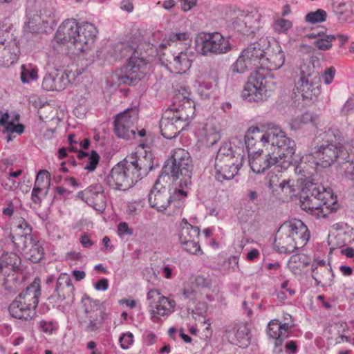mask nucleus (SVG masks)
<instances>
[{
	"label": "nucleus",
	"mask_w": 354,
	"mask_h": 354,
	"mask_svg": "<svg viewBox=\"0 0 354 354\" xmlns=\"http://www.w3.org/2000/svg\"><path fill=\"white\" fill-rule=\"evenodd\" d=\"M272 151L263 153L262 151H256L248 154L249 165L254 173L261 174L272 166L278 171L287 169L291 165H297L295 172L301 174L302 167L299 165V161L293 157L295 153V142L294 145L287 144L281 147H273ZM311 154L303 156L299 158L300 165L304 160H308Z\"/></svg>",
	"instance_id": "1"
},
{
	"label": "nucleus",
	"mask_w": 354,
	"mask_h": 354,
	"mask_svg": "<svg viewBox=\"0 0 354 354\" xmlns=\"http://www.w3.org/2000/svg\"><path fill=\"white\" fill-rule=\"evenodd\" d=\"M166 177L161 174L156 180L148 196L149 205L167 215L178 214L185 206L189 188L182 185V182L176 183L170 192L162 183Z\"/></svg>",
	"instance_id": "2"
},
{
	"label": "nucleus",
	"mask_w": 354,
	"mask_h": 354,
	"mask_svg": "<svg viewBox=\"0 0 354 354\" xmlns=\"http://www.w3.org/2000/svg\"><path fill=\"white\" fill-rule=\"evenodd\" d=\"M97 33V28L93 24H79L74 19H68L59 25L55 39L59 44H70V48H74V53L77 54L90 48Z\"/></svg>",
	"instance_id": "3"
},
{
	"label": "nucleus",
	"mask_w": 354,
	"mask_h": 354,
	"mask_svg": "<svg viewBox=\"0 0 354 354\" xmlns=\"http://www.w3.org/2000/svg\"><path fill=\"white\" fill-rule=\"evenodd\" d=\"M143 158L131 154L115 165L107 176V184L112 189L125 191L132 187L147 174V167Z\"/></svg>",
	"instance_id": "4"
},
{
	"label": "nucleus",
	"mask_w": 354,
	"mask_h": 354,
	"mask_svg": "<svg viewBox=\"0 0 354 354\" xmlns=\"http://www.w3.org/2000/svg\"><path fill=\"white\" fill-rule=\"evenodd\" d=\"M300 198L301 208L316 218L326 217L336 203L330 188L314 183L306 185Z\"/></svg>",
	"instance_id": "5"
},
{
	"label": "nucleus",
	"mask_w": 354,
	"mask_h": 354,
	"mask_svg": "<svg viewBox=\"0 0 354 354\" xmlns=\"http://www.w3.org/2000/svg\"><path fill=\"white\" fill-rule=\"evenodd\" d=\"M143 46L144 44H138L133 40L120 43L117 46L120 57L131 55L128 63L122 69L121 80L124 84H131L142 80L149 70V61L141 52Z\"/></svg>",
	"instance_id": "6"
},
{
	"label": "nucleus",
	"mask_w": 354,
	"mask_h": 354,
	"mask_svg": "<svg viewBox=\"0 0 354 354\" xmlns=\"http://www.w3.org/2000/svg\"><path fill=\"white\" fill-rule=\"evenodd\" d=\"M244 138L248 154L256 151H262L263 148L268 146L272 148L284 147L287 144L294 145V140L275 125L269 127L266 130L252 126L246 131Z\"/></svg>",
	"instance_id": "7"
},
{
	"label": "nucleus",
	"mask_w": 354,
	"mask_h": 354,
	"mask_svg": "<svg viewBox=\"0 0 354 354\" xmlns=\"http://www.w3.org/2000/svg\"><path fill=\"white\" fill-rule=\"evenodd\" d=\"M310 239L306 225L299 219L284 222L279 228L275 239V246L280 253H290L303 248Z\"/></svg>",
	"instance_id": "8"
},
{
	"label": "nucleus",
	"mask_w": 354,
	"mask_h": 354,
	"mask_svg": "<svg viewBox=\"0 0 354 354\" xmlns=\"http://www.w3.org/2000/svg\"><path fill=\"white\" fill-rule=\"evenodd\" d=\"M41 295L39 280H35L10 304V315L18 319L25 321L33 319L36 315V308Z\"/></svg>",
	"instance_id": "9"
},
{
	"label": "nucleus",
	"mask_w": 354,
	"mask_h": 354,
	"mask_svg": "<svg viewBox=\"0 0 354 354\" xmlns=\"http://www.w3.org/2000/svg\"><path fill=\"white\" fill-rule=\"evenodd\" d=\"M276 88L274 76L269 73L255 71L249 77L241 92V97L248 102L267 100Z\"/></svg>",
	"instance_id": "10"
},
{
	"label": "nucleus",
	"mask_w": 354,
	"mask_h": 354,
	"mask_svg": "<svg viewBox=\"0 0 354 354\" xmlns=\"http://www.w3.org/2000/svg\"><path fill=\"white\" fill-rule=\"evenodd\" d=\"M243 156L232 150L230 142L218 149L214 161V176L218 181L232 179L242 166Z\"/></svg>",
	"instance_id": "11"
},
{
	"label": "nucleus",
	"mask_w": 354,
	"mask_h": 354,
	"mask_svg": "<svg viewBox=\"0 0 354 354\" xmlns=\"http://www.w3.org/2000/svg\"><path fill=\"white\" fill-rule=\"evenodd\" d=\"M192 165L187 151L178 148L171 154V165L167 163L162 169V174L179 179L178 183L189 188L191 185Z\"/></svg>",
	"instance_id": "12"
},
{
	"label": "nucleus",
	"mask_w": 354,
	"mask_h": 354,
	"mask_svg": "<svg viewBox=\"0 0 354 354\" xmlns=\"http://www.w3.org/2000/svg\"><path fill=\"white\" fill-rule=\"evenodd\" d=\"M138 113V108L134 106L125 109L115 116L113 130L118 138L128 140L141 138L146 136L145 129L138 130L136 128Z\"/></svg>",
	"instance_id": "13"
},
{
	"label": "nucleus",
	"mask_w": 354,
	"mask_h": 354,
	"mask_svg": "<svg viewBox=\"0 0 354 354\" xmlns=\"http://www.w3.org/2000/svg\"><path fill=\"white\" fill-rule=\"evenodd\" d=\"M194 44L196 52L203 56L223 55L231 49L229 38L218 32L198 33Z\"/></svg>",
	"instance_id": "14"
},
{
	"label": "nucleus",
	"mask_w": 354,
	"mask_h": 354,
	"mask_svg": "<svg viewBox=\"0 0 354 354\" xmlns=\"http://www.w3.org/2000/svg\"><path fill=\"white\" fill-rule=\"evenodd\" d=\"M264 50L261 48L259 44H252L245 48L240 54L237 59L231 66L233 73H244L250 70L262 69L263 59L265 57Z\"/></svg>",
	"instance_id": "15"
},
{
	"label": "nucleus",
	"mask_w": 354,
	"mask_h": 354,
	"mask_svg": "<svg viewBox=\"0 0 354 354\" xmlns=\"http://www.w3.org/2000/svg\"><path fill=\"white\" fill-rule=\"evenodd\" d=\"M148 310L153 322H159L175 311L176 301L162 295L158 290L151 289L147 292Z\"/></svg>",
	"instance_id": "16"
},
{
	"label": "nucleus",
	"mask_w": 354,
	"mask_h": 354,
	"mask_svg": "<svg viewBox=\"0 0 354 354\" xmlns=\"http://www.w3.org/2000/svg\"><path fill=\"white\" fill-rule=\"evenodd\" d=\"M295 86L303 100H316L321 93V78L319 73L310 66L301 67Z\"/></svg>",
	"instance_id": "17"
},
{
	"label": "nucleus",
	"mask_w": 354,
	"mask_h": 354,
	"mask_svg": "<svg viewBox=\"0 0 354 354\" xmlns=\"http://www.w3.org/2000/svg\"><path fill=\"white\" fill-rule=\"evenodd\" d=\"M327 140H323L318 146L317 150L313 153L314 158L317 160L316 164L326 167L333 164L341 153V143L338 131H328L326 136Z\"/></svg>",
	"instance_id": "18"
},
{
	"label": "nucleus",
	"mask_w": 354,
	"mask_h": 354,
	"mask_svg": "<svg viewBox=\"0 0 354 354\" xmlns=\"http://www.w3.org/2000/svg\"><path fill=\"white\" fill-rule=\"evenodd\" d=\"M24 28L32 33L46 32L55 24L54 9L47 3L36 12L28 11Z\"/></svg>",
	"instance_id": "19"
},
{
	"label": "nucleus",
	"mask_w": 354,
	"mask_h": 354,
	"mask_svg": "<svg viewBox=\"0 0 354 354\" xmlns=\"http://www.w3.org/2000/svg\"><path fill=\"white\" fill-rule=\"evenodd\" d=\"M263 24V15L257 8L239 10L234 21V28L244 35L254 34Z\"/></svg>",
	"instance_id": "20"
},
{
	"label": "nucleus",
	"mask_w": 354,
	"mask_h": 354,
	"mask_svg": "<svg viewBox=\"0 0 354 354\" xmlns=\"http://www.w3.org/2000/svg\"><path fill=\"white\" fill-rule=\"evenodd\" d=\"M224 336L230 343L243 348H247L251 342L250 328L245 322L229 326Z\"/></svg>",
	"instance_id": "21"
},
{
	"label": "nucleus",
	"mask_w": 354,
	"mask_h": 354,
	"mask_svg": "<svg viewBox=\"0 0 354 354\" xmlns=\"http://www.w3.org/2000/svg\"><path fill=\"white\" fill-rule=\"evenodd\" d=\"M15 245L25 257L32 263L39 262L44 257V251L42 242L33 236H27L26 239L18 238Z\"/></svg>",
	"instance_id": "22"
},
{
	"label": "nucleus",
	"mask_w": 354,
	"mask_h": 354,
	"mask_svg": "<svg viewBox=\"0 0 354 354\" xmlns=\"http://www.w3.org/2000/svg\"><path fill=\"white\" fill-rule=\"evenodd\" d=\"M78 197L98 212H102L106 207V201L102 187L95 184L88 187L77 194Z\"/></svg>",
	"instance_id": "23"
},
{
	"label": "nucleus",
	"mask_w": 354,
	"mask_h": 354,
	"mask_svg": "<svg viewBox=\"0 0 354 354\" xmlns=\"http://www.w3.org/2000/svg\"><path fill=\"white\" fill-rule=\"evenodd\" d=\"M194 54L190 49L186 48L172 54L167 67L172 73L184 74L192 66Z\"/></svg>",
	"instance_id": "24"
},
{
	"label": "nucleus",
	"mask_w": 354,
	"mask_h": 354,
	"mask_svg": "<svg viewBox=\"0 0 354 354\" xmlns=\"http://www.w3.org/2000/svg\"><path fill=\"white\" fill-rule=\"evenodd\" d=\"M69 83L68 76L66 73L53 70L44 76L41 88L46 91H61L65 89Z\"/></svg>",
	"instance_id": "25"
},
{
	"label": "nucleus",
	"mask_w": 354,
	"mask_h": 354,
	"mask_svg": "<svg viewBox=\"0 0 354 354\" xmlns=\"http://www.w3.org/2000/svg\"><path fill=\"white\" fill-rule=\"evenodd\" d=\"M288 323H281L277 319L271 320L267 328V333L269 337L274 339V352L280 353L282 352L283 340L290 335Z\"/></svg>",
	"instance_id": "26"
},
{
	"label": "nucleus",
	"mask_w": 354,
	"mask_h": 354,
	"mask_svg": "<svg viewBox=\"0 0 354 354\" xmlns=\"http://www.w3.org/2000/svg\"><path fill=\"white\" fill-rule=\"evenodd\" d=\"M6 36L5 50L0 57V66L8 67L15 63L20 53L19 46L16 37L9 31H5Z\"/></svg>",
	"instance_id": "27"
},
{
	"label": "nucleus",
	"mask_w": 354,
	"mask_h": 354,
	"mask_svg": "<svg viewBox=\"0 0 354 354\" xmlns=\"http://www.w3.org/2000/svg\"><path fill=\"white\" fill-rule=\"evenodd\" d=\"M300 189L301 185L298 180L283 179L281 187L276 190L274 197L282 202H288L299 194Z\"/></svg>",
	"instance_id": "28"
},
{
	"label": "nucleus",
	"mask_w": 354,
	"mask_h": 354,
	"mask_svg": "<svg viewBox=\"0 0 354 354\" xmlns=\"http://www.w3.org/2000/svg\"><path fill=\"white\" fill-rule=\"evenodd\" d=\"M199 147H209L220 139V133L216 127L211 124H206L197 132Z\"/></svg>",
	"instance_id": "29"
},
{
	"label": "nucleus",
	"mask_w": 354,
	"mask_h": 354,
	"mask_svg": "<svg viewBox=\"0 0 354 354\" xmlns=\"http://www.w3.org/2000/svg\"><path fill=\"white\" fill-rule=\"evenodd\" d=\"M183 122V115H178V113L173 114L172 117L162 118L160 121L161 133L163 137L171 139L175 138L180 133L178 130V124Z\"/></svg>",
	"instance_id": "30"
},
{
	"label": "nucleus",
	"mask_w": 354,
	"mask_h": 354,
	"mask_svg": "<svg viewBox=\"0 0 354 354\" xmlns=\"http://www.w3.org/2000/svg\"><path fill=\"white\" fill-rule=\"evenodd\" d=\"M20 115L17 113H8L0 112V124L4 127L7 133L21 134L24 131V126L18 123Z\"/></svg>",
	"instance_id": "31"
},
{
	"label": "nucleus",
	"mask_w": 354,
	"mask_h": 354,
	"mask_svg": "<svg viewBox=\"0 0 354 354\" xmlns=\"http://www.w3.org/2000/svg\"><path fill=\"white\" fill-rule=\"evenodd\" d=\"M179 41L185 44H189L191 41V34L188 31L172 32L165 35L162 41L152 44V46L156 50H162L170 46L172 43Z\"/></svg>",
	"instance_id": "32"
},
{
	"label": "nucleus",
	"mask_w": 354,
	"mask_h": 354,
	"mask_svg": "<svg viewBox=\"0 0 354 354\" xmlns=\"http://www.w3.org/2000/svg\"><path fill=\"white\" fill-rule=\"evenodd\" d=\"M73 290L74 287L71 284L70 276L66 273H62L57 280L55 290L58 299L64 300L67 296H70Z\"/></svg>",
	"instance_id": "33"
},
{
	"label": "nucleus",
	"mask_w": 354,
	"mask_h": 354,
	"mask_svg": "<svg viewBox=\"0 0 354 354\" xmlns=\"http://www.w3.org/2000/svg\"><path fill=\"white\" fill-rule=\"evenodd\" d=\"M353 3L351 0H333V10L340 21H346L353 15Z\"/></svg>",
	"instance_id": "34"
},
{
	"label": "nucleus",
	"mask_w": 354,
	"mask_h": 354,
	"mask_svg": "<svg viewBox=\"0 0 354 354\" xmlns=\"http://www.w3.org/2000/svg\"><path fill=\"white\" fill-rule=\"evenodd\" d=\"M285 54L281 47L277 46L276 52L270 55L269 57H264L263 59V70L268 71L278 70L284 64Z\"/></svg>",
	"instance_id": "35"
},
{
	"label": "nucleus",
	"mask_w": 354,
	"mask_h": 354,
	"mask_svg": "<svg viewBox=\"0 0 354 354\" xmlns=\"http://www.w3.org/2000/svg\"><path fill=\"white\" fill-rule=\"evenodd\" d=\"M19 263L20 259L17 254H3L0 258V273L8 275L18 268Z\"/></svg>",
	"instance_id": "36"
},
{
	"label": "nucleus",
	"mask_w": 354,
	"mask_h": 354,
	"mask_svg": "<svg viewBox=\"0 0 354 354\" xmlns=\"http://www.w3.org/2000/svg\"><path fill=\"white\" fill-rule=\"evenodd\" d=\"M200 230L197 226L189 224L185 218H183L180 225L179 241L180 243L188 241L197 240Z\"/></svg>",
	"instance_id": "37"
},
{
	"label": "nucleus",
	"mask_w": 354,
	"mask_h": 354,
	"mask_svg": "<svg viewBox=\"0 0 354 354\" xmlns=\"http://www.w3.org/2000/svg\"><path fill=\"white\" fill-rule=\"evenodd\" d=\"M310 39H315L314 46L321 50H328L332 47V43L336 39L334 35H327L323 32H312L306 35Z\"/></svg>",
	"instance_id": "38"
},
{
	"label": "nucleus",
	"mask_w": 354,
	"mask_h": 354,
	"mask_svg": "<svg viewBox=\"0 0 354 354\" xmlns=\"http://www.w3.org/2000/svg\"><path fill=\"white\" fill-rule=\"evenodd\" d=\"M39 68L32 64H23L21 66V80L24 84L36 82L39 78Z\"/></svg>",
	"instance_id": "39"
},
{
	"label": "nucleus",
	"mask_w": 354,
	"mask_h": 354,
	"mask_svg": "<svg viewBox=\"0 0 354 354\" xmlns=\"http://www.w3.org/2000/svg\"><path fill=\"white\" fill-rule=\"evenodd\" d=\"M174 102L178 104L182 109L194 106V102L191 99V93L185 87H180L176 91Z\"/></svg>",
	"instance_id": "40"
},
{
	"label": "nucleus",
	"mask_w": 354,
	"mask_h": 354,
	"mask_svg": "<svg viewBox=\"0 0 354 354\" xmlns=\"http://www.w3.org/2000/svg\"><path fill=\"white\" fill-rule=\"evenodd\" d=\"M81 303L85 313L89 316L95 313V315H104L102 310L101 305L97 300H93L89 296L84 295L81 299Z\"/></svg>",
	"instance_id": "41"
},
{
	"label": "nucleus",
	"mask_w": 354,
	"mask_h": 354,
	"mask_svg": "<svg viewBox=\"0 0 354 354\" xmlns=\"http://www.w3.org/2000/svg\"><path fill=\"white\" fill-rule=\"evenodd\" d=\"M292 26L293 23L291 20L286 19L279 16L274 17L271 25L274 32L283 35H286Z\"/></svg>",
	"instance_id": "42"
},
{
	"label": "nucleus",
	"mask_w": 354,
	"mask_h": 354,
	"mask_svg": "<svg viewBox=\"0 0 354 354\" xmlns=\"http://www.w3.org/2000/svg\"><path fill=\"white\" fill-rule=\"evenodd\" d=\"M32 227L27 223V221L24 218H20L17 224L16 225V228L15 230V235L12 236V242L15 245L17 244V239L23 238L26 239L27 236H32Z\"/></svg>",
	"instance_id": "43"
},
{
	"label": "nucleus",
	"mask_w": 354,
	"mask_h": 354,
	"mask_svg": "<svg viewBox=\"0 0 354 354\" xmlns=\"http://www.w3.org/2000/svg\"><path fill=\"white\" fill-rule=\"evenodd\" d=\"M344 169V177L354 183V146L348 149Z\"/></svg>",
	"instance_id": "44"
},
{
	"label": "nucleus",
	"mask_w": 354,
	"mask_h": 354,
	"mask_svg": "<svg viewBox=\"0 0 354 354\" xmlns=\"http://www.w3.org/2000/svg\"><path fill=\"white\" fill-rule=\"evenodd\" d=\"M34 185L46 189L44 194H46L50 185V175L49 172L45 169L40 170L36 176Z\"/></svg>",
	"instance_id": "45"
},
{
	"label": "nucleus",
	"mask_w": 354,
	"mask_h": 354,
	"mask_svg": "<svg viewBox=\"0 0 354 354\" xmlns=\"http://www.w3.org/2000/svg\"><path fill=\"white\" fill-rule=\"evenodd\" d=\"M313 120L312 114L309 112H306L300 115H298L292 120L290 123L292 129H299L304 125L311 123Z\"/></svg>",
	"instance_id": "46"
},
{
	"label": "nucleus",
	"mask_w": 354,
	"mask_h": 354,
	"mask_svg": "<svg viewBox=\"0 0 354 354\" xmlns=\"http://www.w3.org/2000/svg\"><path fill=\"white\" fill-rule=\"evenodd\" d=\"M309 264L306 256L304 254H295L290 257L288 266L290 269L301 268Z\"/></svg>",
	"instance_id": "47"
},
{
	"label": "nucleus",
	"mask_w": 354,
	"mask_h": 354,
	"mask_svg": "<svg viewBox=\"0 0 354 354\" xmlns=\"http://www.w3.org/2000/svg\"><path fill=\"white\" fill-rule=\"evenodd\" d=\"M327 13L322 9L308 13L305 17L306 21L310 24L324 22L326 20Z\"/></svg>",
	"instance_id": "48"
},
{
	"label": "nucleus",
	"mask_w": 354,
	"mask_h": 354,
	"mask_svg": "<svg viewBox=\"0 0 354 354\" xmlns=\"http://www.w3.org/2000/svg\"><path fill=\"white\" fill-rule=\"evenodd\" d=\"M281 177V175L274 174H269L267 176L266 185L271 190L274 196L277 193L276 190L281 187V183H282L283 179Z\"/></svg>",
	"instance_id": "49"
},
{
	"label": "nucleus",
	"mask_w": 354,
	"mask_h": 354,
	"mask_svg": "<svg viewBox=\"0 0 354 354\" xmlns=\"http://www.w3.org/2000/svg\"><path fill=\"white\" fill-rule=\"evenodd\" d=\"M212 88V82L205 80L198 81L197 93L201 99L205 100L209 97Z\"/></svg>",
	"instance_id": "50"
},
{
	"label": "nucleus",
	"mask_w": 354,
	"mask_h": 354,
	"mask_svg": "<svg viewBox=\"0 0 354 354\" xmlns=\"http://www.w3.org/2000/svg\"><path fill=\"white\" fill-rule=\"evenodd\" d=\"M100 161V156L95 151H92L91 153L87 158L84 163V169L88 172H93L95 170Z\"/></svg>",
	"instance_id": "51"
},
{
	"label": "nucleus",
	"mask_w": 354,
	"mask_h": 354,
	"mask_svg": "<svg viewBox=\"0 0 354 354\" xmlns=\"http://www.w3.org/2000/svg\"><path fill=\"white\" fill-rule=\"evenodd\" d=\"M133 335L131 332L122 333L119 338L120 347L124 349H128L133 343Z\"/></svg>",
	"instance_id": "52"
},
{
	"label": "nucleus",
	"mask_w": 354,
	"mask_h": 354,
	"mask_svg": "<svg viewBox=\"0 0 354 354\" xmlns=\"http://www.w3.org/2000/svg\"><path fill=\"white\" fill-rule=\"evenodd\" d=\"M183 295L185 299L194 301L196 299V290L194 284L187 283L184 286Z\"/></svg>",
	"instance_id": "53"
},
{
	"label": "nucleus",
	"mask_w": 354,
	"mask_h": 354,
	"mask_svg": "<svg viewBox=\"0 0 354 354\" xmlns=\"http://www.w3.org/2000/svg\"><path fill=\"white\" fill-rule=\"evenodd\" d=\"M104 316V315H100V318L98 319L97 315H89L90 321L87 326V330L89 331L96 330L99 328V325L103 322Z\"/></svg>",
	"instance_id": "54"
},
{
	"label": "nucleus",
	"mask_w": 354,
	"mask_h": 354,
	"mask_svg": "<svg viewBox=\"0 0 354 354\" xmlns=\"http://www.w3.org/2000/svg\"><path fill=\"white\" fill-rule=\"evenodd\" d=\"M180 244L183 249L190 254H196L201 250L197 240L188 241Z\"/></svg>",
	"instance_id": "55"
},
{
	"label": "nucleus",
	"mask_w": 354,
	"mask_h": 354,
	"mask_svg": "<svg viewBox=\"0 0 354 354\" xmlns=\"http://www.w3.org/2000/svg\"><path fill=\"white\" fill-rule=\"evenodd\" d=\"M342 226L344 225L346 227L345 230H343V229H341L338 231L337 236L339 237H341L342 236H345V238L343 239L342 243L346 244L347 243L350 242L352 239L353 235V229L348 226L346 224H342Z\"/></svg>",
	"instance_id": "56"
},
{
	"label": "nucleus",
	"mask_w": 354,
	"mask_h": 354,
	"mask_svg": "<svg viewBox=\"0 0 354 354\" xmlns=\"http://www.w3.org/2000/svg\"><path fill=\"white\" fill-rule=\"evenodd\" d=\"M46 189L34 185L31 193V199L34 203L39 204L41 202V195H46Z\"/></svg>",
	"instance_id": "57"
},
{
	"label": "nucleus",
	"mask_w": 354,
	"mask_h": 354,
	"mask_svg": "<svg viewBox=\"0 0 354 354\" xmlns=\"http://www.w3.org/2000/svg\"><path fill=\"white\" fill-rule=\"evenodd\" d=\"M341 112L343 115H348L354 112V96L350 97L346 101L342 107Z\"/></svg>",
	"instance_id": "58"
},
{
	"label": "nucleus",
	"mask_w": 354,
	"mask_h": 354,
	"mask_svg": "<svg viewBox=\"0 0 354 354\" xmlns=\"http://www.w3.org/2000/svg\"><path fill=\"white\" fill-rule=\"evenodd\" d=\"M133 234L132 229L129 228L128 224L125 222H121L118 225V235L120 237L124 236H131Z\"/></svg>",
	"instance_id": "59"
},
{
	"label": "nucleus",
	"mask_w": 354,
	"mask_h": 354,
	"mask_svg": "<svg viewBox=\"0 0 354 354\" xmlns=\"http://www.w3.org/2000/svg\"><path fill=\"white\" fill-rule=\"evenodd\" d=\"M16 209L17 202L10 201L7 203L6 207L3 209L2 214L3 216L11 217L14 214Z\"/></svg>",
	"instance_id": "60"
},
{
	"label": "nucleus",
	"mask_w": 354,
	"mask_h": 354,
	"mask_svg": "<svg viewBox=\"0 0 354 354\" xmlns=\"http://www.w3.org/2000/svg\"><path fill=\"white\" fill-rule=\"evenodd\" d=\"M181 10L187 12L196 6L198 0H178Z\"/></svg>",
	"instance_id": "61"
},
{
	"label": "nucleus",
	"mask_w": 354,
	"mask_h": 354,
	"mask_svg": "<svg viewBox=\"0 0 354 354\" xmlns=\"http://www.w3.org/2000/svg\"><path fill=\"white\" fill-rule=\"evenodd\" d=\"M215 230V227H209L203 230V234H204L205 237L207 240H208L209 244L212 246L216 245V242L213 236Z\"/></svg>",
	"instance_id": "62"
},
{
	"label": "nucleus",
	"mask_w": 354,
	"mask_h": 354,
	"mask_svg": "<svg viewBox=\"0 0 354 354\" xmlns=\"http://www.w3.org/2000/svg\"><path fill=\"white\" fill-rule=\"evenodd\" d=\"M335 71L334 68L330 67L327 68L322 75V78L326 84H330L335 77Z\"/></svg>",
	"instance_id": "63"
},
{
	"label": "nucleus",
	"mask_w": 354,
	"mask_h": 354,
	"mask_svg": "<svg viewBox=\"0 0 354 354\" xmlns=\"http://www.w3.org/2000/svg\"><path fill=\"white\" fill-rule=\"evenodd\" d=\"M39 326L43 332L51 334L55 328V324L53 322H48L42 320L39 322Z\"/></svg>",
	"instance_id": "64"
}]
</instances>
